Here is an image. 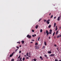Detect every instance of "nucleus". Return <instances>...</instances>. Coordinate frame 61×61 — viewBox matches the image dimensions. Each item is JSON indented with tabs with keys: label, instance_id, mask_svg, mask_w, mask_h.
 I'll use <instances>...</instances> for the list:
<instances>
[{
	"label": "nucleus",
	"instance_id": "nucleus-1",
	"mask_svg": "<svg viewBox=\"0 0 61 61\" xmlns=\"http://www.w3.org/2000/svg\"><path fill=\"white\" fill-rule=\"evenodd\" d=\"M50 20H48L46 21V22L47 24H49L50 23V22L49 21Z\"/></svg>",
	"mask_w": 61,
	"mask_h": 61
},
{
	"label": "nucleus",
	"instance_id": "nucleus-2",
	"mask_svg": "<svg viewBox=\"0 0 61 61\" xmlns=\"http://www.w3.org/2000/svg\"><path fill=\"white\" fill-rule=\"evenodd\" d=\"M27 37H28L29 38H30L31 37V36L30 35H28L27 36Z\"/></svg>",
	"mask_w": 61,
	"mask_h": 61
},
{
	"label": "nucleus",
	"instance_id": "nucleus-3",
	"mask_svg": "<svg viewBox=\"0 0 61 61\" xmlns=\"http://www.w3.org/2000/svg\"><path fill=\"white\" fill-rule=\"evenodd\" d=\"M35 48L36 49H38L39 47L37 46H35Z\"/></svg>",
	"mask_w": 61,
	"mask_h": 61
},
{
	"label": "nucleus",
	"instance_id": "nucleus-4",
	"mask_svg": "<svg viewBox=\"0 0 61 61\" xmlns=\"http://www.w3.org/2000/svg\"><path fill=\"white\" fill-rule=\"evenodd\" d=\"M40 58L41 59V60H43V58H43V57H42V56H40Z\"/></svg>",
	"mask_w": 61,
	"mask_h": 61
},
{
	"label": "nucleus",
	"instance_id": "nucleus-5",
	"mask_svg": "<svg viewBox=\"0 0 61 61\" xmlns=\"http://www.w3.org/2000/svg\"><path fill=\"white\" fill-rule=\"evenodd\" d=\"M55 55V54H51L50 55V56H54Z\"/></svg>",
	"mask_w": 61,
	"mask_h": 61
},
{
	"label": "nucleus",
	"instance_id": "nucleus-6",
	"mask_svg": "<svg viewBox=\"0 0 61 61\" xmlns=\"http://www.w3.org/2000/svg\"><path fill=\"white\" fill-rule=\"evenodd\" d=\"M47 53L49 54H51V53H52V52L50 51H49L47 52Z\"/></svg>",
	"mask_w": 61,
	"mask_h": 61
},
{
	"label": "nucleus",
	"instance_id": "nucleus-7",
	"mask_svg": "<svg viewBox=\"0 0 61 61\" xmlns=\"http://www.w3.org/2000/svg\"><path fill=\"white\" fill-rule=\"evenodd\" d=\"M56 23H55L54 24V27H56Z\"/></svg>",
	"mask_w": 61,
	"mask_h": 61
},
{
	"label": "nucleus",
	"instance_id": "nucleus-8",
	"mask_svg": "<svg viewBox=\"0 0 61 61\" xmlns=\"http://www.w3.org/2000/svg\"><path fill=\"white\" fill-rule=\"evenodd\" d=\"M60 17H58V18L57 19L58 21H59L60 20Z\"/></svg>",
	"mask_w": 61,
	"mask_h": 61
},
{
	"label": "nucleus",
	"instance_id": "nucleus-9",
	"mask_svg": "<svg viewBox=\"0 0 61 61\" xmlns=\"http://www.w3.org/2000/svg\"><path fill=\"white\" fill-rule=\"evenodd\" d=\"M48 30H46V33L47 34H47H48Z\"/></svg>",
	"mask_w": 61,
	"mask_h": 61
},
{
	"label": "nucleus",
	"instance_id": "nucleus-10",
	"mask_svg": "<svg viewBox=\"0 0 61 61\" xmlns=\"http://www.w3.org/2000/svg\"><path fill=\"white\" fill-rule=\"evenodd\" d=\"M38 25H36V29H37V28H38Z\"/></svg>",
	"mask_w": 61,
	"mask_h": 61
},
{
	"label": "nucleus",
	"instance_id": "nucleus-11",
	"mask_svg": "<svg viewBox=\"0 0 61 61\" xmlns=\"http://www.w3.org/2000/svg\"><path fill=\"white\" fill-rule=\"evenodd\" d=\"M46 47H45V46H43L42 47V49H45Z\"/></svg>",
	"mask_w": 61,
	"mask_h": 61
},
{
	"label": "nucleus",
	"instance_id": "nucleus-12",
	"mask_svg": "<svg viewBox=\"0 0 61 61\" xmlns=\"http://www.w3.org/2000/svg\"><path fill=\"white\" fill-rule=\"evenodd\" d=\"M58 30L56 32V34L57 35V34H58Z\"/></svg>",
	"mask_w": 61,
	"mask_h": 61
},
{
	"label": "nucleus",
	"instance_id": "nucleus-13",
	"mask_svg": "<svg viewBox=\"0 0 61 61\" xmlns=\"http://www.w3.org/2000/svg\"><path fill=\"white\" fill-rule=\"evenodd\" d=\"M21 42H22V44H24V43L25 42V41H21Z\"/></svg>",
	"mask_w": 61,
	"mask_h": 61
},
{
	"label": "nucleus",
	"instance_id": "nucleus-14",
	"mask_svg": "<svg viewBox=\"0 0 61 61\" xmlns=\"http://www.w3.org/2000/svg\"><path fill=\"white\" fill-rule=\"evenodd\" d=\"M44 44L45 46H46V41L44 42Z\"/></svg>",
	"mask_w": 61,
	"mask_h": 61
},
{
	"label": "nucleus",
	"instance_id": "nucleus-15",
	"mask_svg": "<svg viewBox=\"0 0 61 61\" xmlns=\"http://www.w3.org/2000/svg\"><path fill=\"white\" fill-rule=\"evenodd\" d=\"M51 25H49L48 26V28H50L51 27Z\"/></svg>",
	"mask_w": 61,
	"mask_h": 61
},
{
	"label": "nucleus",
	"instance_id": "nucleus-16",
	"mask_svg": "<svg viewBox=\"0 0 61 61\" xmlns=\"http://www.w3.org/2000/svg\"><path fill=\"white\" fill-rule=\"evenodd\" d=\"M50 34V32H48V34L47 35V36L48 35Z\"/></svg>",
	"mask_w": 61,
	"mask_h": 61
},
{
	"label": "nucleus",
	"instance_id": "nucleus-17",
	"mask_svg": "<svg viewBox=\"0 0 61 61\" xmlns=\"http://www.w3.org/2000/svg\"><path fill=\"white\" fill-rule=\"evenodd\" d=\"M42 31H43V30L42 29H41L40 30V32L41 33H42Z\"/></svg>",
	"mask_w": 61,
	"mask_h": 61
},
{
	"label": "nucleus",
	"instance_id": "nucleus-18",
	"mask_svg": "<svg viewBox=\"0 0 61 61\" xmlns=\"http://www.w3.org/2000/svg\"><path fill=\"white\" fill-rule=\"evenodd\" d=\"M55 32H54L53 34V36H54V35H55Z\"/></svg>",
	"mask_w": 61,
	"mask_h": 61
},
{
	"label": "nucleus",
	"instance_id": "nucleus-19",
	"mask_svg": "<svg viewBox=\"0 0 61 61\" xmlns=\"http://www.w3.org/2000/svg\"><path fill=\"white\" fill-rule=\"evenodd\" d=\"M25 58L24 57L23 59H22V60L23 61H24V60H25Z\"/></svg>",
	"mask_w": 61,
	"mask_h": 61
},
{
	"label": "nucleus",
	"instance_id": "nucleus-20",
	"mask_svg": "<svg viewBox=\"0 0 61 61\" xmlns=\"http://www.w3.org/2000/svg\"><path fill=\"white\" fill-rule=\"evenodd\" d=\"M15 54V52H13L12 53L11 55L13 56V55Z\"/></svg>",
	"mask_w": 61,
	"mask_h": 61
},
{
	"label": "nucleus",
	"instance_id": "nucleus-21",
	"mask_svg": "<svg viewBox=\"0 0 61 61\" xmlns=\"http://www.w3.org/2000/svg\"><path fill=\"white\" fill-rule=\"evenodd\" d=\"M35 45H36V46H37V45H38V43H35Z\"/></svg>",
	"mask_w": 61,
	"mask_h": 61
},
{
	"label": "nucleus",
	"instance_id": "nucleus-22",
	"mask_svg": "<svg viewBox=\"0 0 61 61\" xmlns=\"http://www.w3.org/2000/svg\"><path fill=\"white\" fill-rule=\"evenodd\" d=\"M40 37H39L38 39V41H39V39H40Z\"/></svg>",
	"mask_w": 61,
	"mask_h": 61
},
{
	"label": "nucleus",
	"instance_id": "nucleus-23",
	"mask_svg": "<svg viewBox=\"0 0 61 61\" xmlns=\"http://www.w3.org/2000/svg\"><path fill=\"white\" fill-rule=\"evenodd\" d=\"M36 60H37L36 59H34V61H36Z\"/></svg>",
	"mask_w": 61,
	"mask_h": 61
},
{
	"label": "nucleus",
	"instance_id": "nucleus-24",
	"mask_svg": "<svg viewBox=\"0 0 61 61\" xmlns=\"http://www.w3.org/2000/svg\"><path fill=\"white\" fill-rule=\"evenodd\" d=\"M53 17V15H51V18H52Z\"/></svg>",
	"mask_w": 61,
	"mask_h": 61
},
{
	"label": "nucleus",
	"instance_id": "nucleus-25",
	"mask_svg": "<svg viewBox=\"0 0 61 61\" xmlns=\"http://www.w3.org/2000/svg\"><path fill=\"white\" fill-rule=\"evenodd\" d=\"M41 20H42V18L40 19L39 20V22H40V21H41Z\"/></svg>",
	"mask_w": 61,
	"mask_h": 61
},
{
	"label": "nucleus",
	"instance_id": "nucleus-26",
	"mask_svg": "<svg viewBox=\"0 0 61 61\" xmlns=\"http://www.w3.org/2000/svg\"><path fill=\"white\" fill-rule=\"evenodd\" d=\"M26 55H27V56H28V53H27Z\"/></svg>",
	"mask_w": 61,
	"mask_h": 61
},
{
	"label": "nucleus",
	"instance_id": "nucleus-27",
	"mask_svg": "<svg viewBox=\"0 0 61 61\" xmlns=\"http://www.w3.org/2000/svg\"><path fill=\"white\" fill-rule=\"evenodd\" d=\"M12 56H13V55H12L11 54L10 55V57H12Z\"/></svg>",
	"mask_w": 61,
	"mask_h": 61
},
{
	"label": "nucleus",
	"instance_id": "nucleus-28",
	"mask_svg": "<svg viewBox=\"0 0 61 61\" xmlns=\"http://www.w3.org/2000/svg\"><path fill=\"white\" fill-rule=\"evenodd\" d=\"M50 32H52V30L51 29L50 30Z\"/></svg>",
	"mask_w": 61,
	"mask_h": 61
},
{
	"label": "nucleus",
	"instance_id": "nucleus-29",
	"mask_svg": "<svg viewBox=\"0 0 61 61\" xmlns=\"http://www.w3.org/2000/svg\"><path fill=\"white\" fill-rule=\"evenodd\" d=\"M57 29H58L57 28H56V29H55L56 31V30H57Z\"/></svg>",
	"mask_w": 61,
	"mask_h": 61
},
{
	"label": "nucleus",
	"instance_id": "nucleus-30",
	"mask_svg": "<svg viewBox=\"0 0 61 61\" xmlns=\"http://www.w3.org/2000/svg\"><path fill=\"white\" fill-rule=\"evenodd\" d=\"M20 56H21L20 55L18 57V58H19L20 57Z\"/></svg>",
	"mask_w": 61,
	"mask_h": 61
},
{
	"label": "nucleus",
	"instance_id": "nucleus-31",
	"mask_svg": "<svg viewBox=\"0 0 61 61\" xmlns=\"http://www.w3.org/2000/svg\"><path fill=\"white\" fill-rule=\"evenodd\" d=\"M44 22H46V20H44Z\"/></svg>",
	"mask_w": 61,
	"mask_h": 61
},
{
	"label": "nucleus",
	"instance_id": "nucleus-32",
	"mask_svg": "<svg viewBox=\"0 0 61 61\" xmlns=\"http://www.w3.org/2000/svg\"><path fill=\"white\" fill-rule=\"evenodd\" d=\"M59 37H61V35L59 34Z\"/></svg>",
	"mask_w": 61,
	"mask_h": 61
},
{
	"label": "nucleus",
	"instance_id": "nucleus-33",
	"mask_svg": "<svg viewBox=\"0 0 61 61\" xmlns=\"http://www.w3.org/2000/svg\"><path fill=\"white\" fill-rule=\"evenodd\" d=\"M34 30H32V32H34Z\"/></svg>",
	"mask_w": 61,
	"mask_h": 61
},
{
	"label": "nucleus",
	"instance_id": "nucleus-34",
	"mask_svg": "<svg viewBox=\"0 0 61 61\" xmlns=\"http://www.w3.org/2000/svg\"><path fill=\"white\" fill-rule=\"evenodd\" d=\"M56 17H55L54 18V19H56Z\"/></svg>",
	"mask_w": 61,
	"mask_h": 61
},
{
	"label": "nucleus",
	"instance_id": "nucleus-35",
	"mask_svg": "<svg viewBox=\"0 0 61 61\" xmlns=\"http://www.w3.org/2000/svg\"><path fill=\"white\" fill-rule=\"evenodd\" d=\"M18 50V49H16L15 50V51L16 52V51H17Z\"/></svg>",
	"mask_w": 61,
	"mask_h": 61
},
{
	"label": "nucleus",
	"instance_id": "nucleus-36",
	"mask_svg": "<svg viewBox=\"0 0 61 61\" xmlns=\"http://www.w3.org/2000/svg\"><path fill=\"white\" fill-rule=\"evenodd\" d=\"M55 61H58L57 59H56L55 60Z\"/></svg>",
	"mask_w": 61,
	"mask_h": 61
},
{
	"label": "nucleus",
	"instance_id": "nucleus-37",
	"mask_svg": "<svg viewBox=\"0 0 61 61\" xmlns=\"http://www.w3.org/2000/svg\"><path fill=\"white\" fill-rule=\"evenodd\" d=\"M17 43H18V44H20V42H17Z\"/></svg>",
	"mask_w": 61,
	"mask_h": 61
},
{
	"label": "nucleus",
	"instance_id": "nucleus-38",
	"mask_svg": "<svg viewBox=\"0 0 61 61\" xmlns=\"http://www.w3.org/2000/svg\"><path fill=\"white\" fill-rule=\"evenodd\" d=\"M29 55H31V53H30V52L29 53Z\"/></svg>",
	"mask_w": 61,
	"mask_h": 61
},
{
	"label": "nucleus",
	"instance_id": "nucleus-39",
	"mask_svg": "<svg viewBox=\"0 0 61 61\" xmlns=\"http://www.w3.org/2000/svg\"><path fill=\"white\" fill-rule=\"evenodd\" d=\"M44 56H45V57H47V55H45Z\"/></svg>",
	"mask_w": 61,
	"mask_h": 61
},
{
	"label": "nucleus",
	"instance_id": "nucleus-40",
	"mask_svg": "<svg viewBox=\"0 0 61 61\" xmlns=\"http://www.w3.org/2000/svg\"><path fill=\"white\" fill-rule=\"evenodd\" d=\"M21 53V51H20L19 52V53Z\"/></svg>",
	"mask_w": 61,
	"mask_h": 61
},
{
	"label": "nucleus",
	"instance_id": "nucleus-41",
	"mask_svg": "<svg viewBox=\"0 0 61 61\" xmlns=\"http://www.w3.org/2000/svg\"><path fill=\"white\" fill-rule=\"evenodd\" d=\"M17 48H19V46H17L16 47Z\"/></svg>",
	"mask_w": 61,
	"mask_h": 61
},
{
	"label": "nucleus",
	"instance_id": "nucleus-42",
	"mask_svg": "<svg viewBox=\"0 0 61 61\" xmlns=\"http://www.w3.org/2000/svg\"><path fill=\"white\" fill-rule=\"evenodd\" d=\"M57 38H59V36H57Z\"/></svg>",
	"mask_w": 61,
	"mask_h": 61
},
{
	"label": "nucleus",
	"instance_id": "nucleus-43",
	"mask_svg": "<svg viewBox=\"0 0 61 61\" xmlns=\"http://www.w3.org/2000/svg\"><path fill=\"white\" fill-rule=\"evenodd\" d=\"M50 34H52V32H50Z\"/></svg>",
	"mask_w": 61,
	"mask_h": 61
},
{
	"label": "nucleus",
	"instance_id": "nucleus-44",
	"mask_svg": "<svg viewBox=\"0 0 61 61\" xmlns=\"http://www.w3.org/2000/svg\"><path fill=\"white\" fill-rule=\"evenodd\" d=\"M32 36L33 37H35L34 35H32Z\"/></svg>",
	"mask_w": 61,
	"mask_h": 61
},
{
	"label": "nucleus",
	"instance_id": "nucleus-45",
	"mask_svg": "<svg viewBox=\"0 0 61 61\" xmlns=\"http://www.w3.org/2000/svg\"><path fill=\"white\" fill-rule=\"evenodd\" d=\"M34 36H36V34H35L34 35Z\"/></svg>",
	"mask_w": 61,
	"mask_h": 61
},
{
	"label": "nucleus",
	"instance_id": "nucleus-46",
	"mask_svg": "<svg viewBox=\"0 0 61 61\" xmlns=\"http://www.w3.org/2000/svg\"><path fill=\"white\" fill-rule=\"evenodd\" d=\"M54 46H55V47L56 46V45H54Z\"/></svg>",
	"mask_w": 61,
	"mask_h": 61
},
{
	"label": "nucleus",
	"instance_id": "nucleus-47",
	"mask_svg": "<svg viewBox=\"0 0 61 61\" xmlns=\"http://www.w3.org/2000/svg\"><path fill=\"white\" fill-rule=\"evenodd\" d=\"M32 41H35V40H32Z\"/></svg>",
	"mask_w": 61,
	"mask_h": 61
},
{
	"label": "nucleus",
	"instance_id": "nucleus-48",
	"mask_svg": "<svg viewBox=\"0 0 61 61\" xmlns=\"http://www.w3.org/2000/svg\"><path fill=\"white\" fill-rule=\"evenodd\" d=\"M27 59H29V58L28 57H27L26 58Z\"/></svg>",
	"mask_w": 61,
	"mask_h": 61
},
{
	"label": "nucleus",
	"instance_id": "nucleus-49",
	"mask_svg": "<svg viewBox=\"0 0 61 61\" xmlns=\"http://www.w3.org/2000/svg\"><path fill=\"white\" fill-rule=\"evenodd\" d=\"M57 50H58L59 49L58 48H57Z\"/></svg>",
	"mask_w": 61,
	"mask_h": 61
},
{
	"label": "nucleus",
	"instance_id": "nucleus-50",
	"mask_svg": "<svg viewBox=\"0 0 61 61\" xmlns=\"http://www.w3.org/2000/svg\"><path fill=\"white\" fill-rule=\"evenodd\" d=\"M20 60H22V58H20Z\"/></svg>",
	"mask_w": 61,
	"mask_h": 61
},
{
	"label": "nucleus",
	"instance_id": "nucleus-51",
	"mask_svg": "<svg viewBox=\"0 0 61 61\" xmlns=\"http://www.w3.org/2000/svg\"><path fill=\"white\" fill-rule=\"evenodd\" d=\"M19 47H21V45Z\"/></svg>",
	"mask_w": 61,
	"mask_h": 61
},
{
	"label": "nucleus",
	"instance_id": "nucleus-52",
	"mask_svg": "<svg viewBox=\"0 0 61 61\" xmlns=\"http://www.w3.org/2000/svg\"><path fill=\"white\" fill-rule=\"evenodd\" d=\"M49 39H50V37H49Z\"/></svg>",
	"mask_w": 61,
	"mask_h": 61
},
{
	"label": "nucleus",
	"instance_id": "nucleus-53",
	"mask_svg": "<svg viewBox=\"0 0 61 61\" xmlns=\"http://www.w3.org/2000/svg\"><path fill=\"white\" fill-rule=\"evenodd\" d=\"M33 42H30V43H33Z\"/></svg>",
	"mask_w": 61,
	"mask_h": 61
},
{
	"label": "nucleus",
	"instance_id": "nucleus-54",
	"mask_svg": "<svg viewBox=\"0 0 61 61\" xmlns=\"http://www.w3.org/2000/svg\"><path fill=\"white\" fill-rule=\"evenodd\" d=\"M51 15V13H50V14L49 15Z\"/></svg>",
	"mask_w": 61,
	"mask_h": 61
},
{
	"label": "nucleus",
	"instance_id": "nucleus-55",
	"mask_svg": "<svg viewBox=\"0 0 61 61\" xmlns=\"http://www.w3.org/2000/svg\"><path fill=\"white\" fill-rule=\"evenodd\" d=\"M57 26H56V28H57Z\"/></svg>",
	"mask_w": 61,
	"mask_h": 61
},
{
	"label": "nucleus",
	"instance_id": "nucleus-56",
	"mask_svg": "<svg viewBox=\"0 0 61 61\" xmlns=\"http://www.w3.org/2000/svg\"><path fill=\"white\" fill-rule=\"evenodd\" d=\"M59 61H61V60H59Z\"/></svg>",
	"mask_w": 61,
	"mask_h": 61
},
{
	"label": "nucleus",
	"instance_id": "nucleus-57",
	"mask_svg": "<svg viewBox=\"0 0 61 61\" xmlns=\"http://www.w3.org/2000/svg\"><path fill=\"white\" fill-rule=\"evenodd\" d=\"M44 33L45 34H46V32H45Z\"/></svg>",
	"mask_w": 61,
	"mask_h": 61
},
{
	"label": "nucleus",
	"instance_id": "nucleus-58",
	"mask_svg": "<svg viewBox=\"0 0 61 61\" xmlns=\"http://www.w3.org/2000/svg\"><path fill=\"white\" fill-rule=\"evenodd\" d=\"M54 38H55H55H56V37H55V36H54Z\"/></svg>",
	"mask_w": 61,
	"mask_h": 61
},
{
	"label": "nucleus",
	"instance_id": "nucleus-59",
	"mask_svg": "<svg viewBox=\"0 0 61 61\" xmlns=\"http://www.w3.org/2000/svg\"><path fill=\"white\" fill-rule=\"evenodd\" d=\"M33 60H34L32 59V60H31V61H33Z\"/></svg>",
	"mask_w": 61,
	"mask_h": 61
},
{
	"label": "nucleus",
	"instance_id": "nucleus-60",
	"mask_svg": "<svg viewBox=\"0 0 61 61\" xmlns=\"http://www.w3.org/2000/svg\"><path fill=\"white\" fill-rule=\"evenodd\" d=\"M29 57H30V56H29Z\"/></svg>",
	"mask_w": 61,
	"mask_h": 61
},
{
	"label": "nucleus",
	"instance_id": "nucleus-61",
	"mask_svg": "<svg viewBox=\"0 0 61 61\" xmlns=\"http://www.w3.org/2000/svg\"><path fill=\"white\" fill-rule=\"evenodd\" d=\"M46 58H48V57H46Z\"/></svg>",
	"mask_w": 61,
	"mask_h": 61
},
{
	"label": "nucleus",
	"instance_id": "nucleus-62",
	"mask_svg": "<svg viewBox=\"0 0 61 61\" xmlns=\"http://www.w3.org/2000/svg\"><path fill=\"white\" fill-rule=\"evenodd\" d=\"M60 28H61V27H60Z\"/></svg>",
	"mask_w": 61,
	"mask_h": 61
},
{
	"label": "nucleus",
	"instance_id": "nucleus-63",
	"mask_svg": "<svg viewBox=\"0 0 61 61\" xmlns=\"http://www.w3.org/2000/svg\"><path fill=\"white\" fill-rule=\"evenodd\" d=\"M16 61H18V60H17Z\"/></svg>",
	"mask_w": 61,
	"mask_h": 61
},
{
	"label": "nucleus",
	"instance_id": "nucleus-64",
	"mask_svg": "<svg viewBox=\"0 0 61 61\" xmlns=\"http://www.w3.org/2000/svg\"><path fill=\"white\" fill-rule=\"evenodd\" d=\"M17 56H18V55H17Z\"/></svg>",
	"mask_w": 61,
	"mask_h": 61
}]
</instances>
